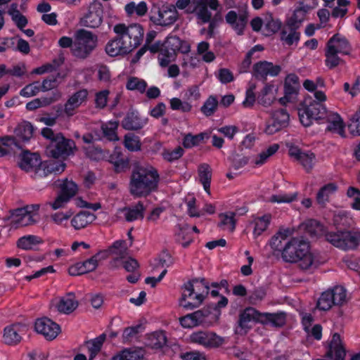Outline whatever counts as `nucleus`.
<instances>
[{"mask_svg":"<svg viewBox=\"0 0 360 360\" xmlns=\"http://www.w3.org/2000/svg\"><path fill=\"white\" fill-rule=\"evenodd\" d=\"M109 248L112 257L122 259L128 255V246L124 240H116Z\"/></svg>","mask_w":360,"mask_h":360,"instance_id":"nucleus-48","label":"nucleus"},{"mask_svg":"<svg viewBox=\"0 0 360 360\" xmlns=\"http://www.w3.org/2000/svg\"><path fill=\"white\" fill-rule=\"evenodd\" d=\"M290 235L289 229H280L271 239L270 246L276 252H281L283 248V240H285Z\"/></svg>","mask_w":360,"mask_h":360,"instance_id":"nucleus-44","label":"nucleus"},{"mask_svg":"<svg viewBox=\"0 0 360 360\" xmlns=\"http://www.w3.org/2000/svg\"><path fill=\"white\" fill-rule=\"evenodd\" d=\"M19 167L27 172H34V177L37 176V170L41 166V160L39 154L31 153L29 150H23L20 155Z\"/></svg>","mask_w":360,"mask_h":360,"instance_id":"nucleus-18","label":"nucleus"},{"mask_svg":"<svg viewBox=\"0 0 360 360\" xmlns=\"http://www.w3.org/2000/svg\"><path fill=\"white\" fill-rule=\"evenodd\" d=\"M144 355L145 352L141 348H129L122 350L110 360H141Z\"/></svg>","mask_w":360,"mask_h":360,"instance_id":"nucleus-37","label":"nucleus"},{"mask_svg":"<svg viewBox=\"0 0 360 360\" xmlns=\"http://www.w3.org/2000/svg\"><path fill=\"white\" fill-rule=\"evenodd\" d=\"M271 217L270 214H265L262 217H256L253 223L255 224V228L253 234L255 237L260 236L268 227Z\"/></svg>","mask_w":360,"mask_h":360,"instance_id":"nucleus-50","label":"nucleus"},{"mask_svg":"<svg viewBox=\"0 0 360 360\" xmlns=\"http://www.w3.org/2000/svg\"><path fill=\"white\" fill-rule=\"evenodd\" d=\"M111 162L113 163L115 170L117 172H122L129 167V160L127 158H119V153H116L111 156Z\"/></svg>","mask_w":360,"mask_h":360,"instance_id":"nucleus-62","label":"nucleus"},{"mask_svg":"<svg viewBox=\"0 0 360 360\" xmlns=\"http://www.w3.org/2000/svg\"><path fill=\"white\" fill-rule=\"evenodd\" d=\"M348 128L353 135L360 136V106L351 117Z\"/></svg>","mask_w":360,"mask_h":360,"instance_id":"nucleus-59","label":"nucleus"},{"mask_svg":"<svg viewBox=\"0 0 360 360\" xmlns=\"http://www.w3.org/2000/svg\"><path fill=\"white\" fill-rule=\"evenodd\" d=\"M160 175L151 165H136L133 168L129 191L135 198L147 197L158 190Z\"/></svg>","mask_w":360,"mask_h":360,"instance_id":"nucleus-2","label":"nucleus"},{"mask_svg":"<svg viewBox=\"0 0 360 360\" xmlns=\"http://www.w3.org/2000/svg\"><path fill=\"white\" fill-rule=\"evenodd\" d=\"M225 18L227 23L231 25L238 34H241L247 23L248 15L245 13L238 15L236 11H230L226 15Z\"/></svg>","mask_w":360,"mask_h":360,"instance_id":"nucleus-32","label":"nucleus"},{"mask_svg":"<svg viewBox=\"0 0 360 360\" xmlns=\"http://www.w3.org/2000/svg\"><path fill=\"white\" fill-rule=\"evenodd\" d=\"M22 149V146L15 140L14 136H5L0 139V157L15 154L18 150Z\"/></svg>","mask_w":360,"mask_h":360,"instance_id":"nucleus-30","label":"nucleus"},{"mask_svg":"<svg viewBox=\"0 0 360 360\" xmlns=\"http://www.w3.org/2000/svg\"><path fill=\"white\" fill-rule=\"evenodd\" d=\"M262 313L258 311L253 307H247L239 314L238 321V326L236 333L240 335L246 334L251 328V322L260 323L262 322Z\"/></svg>","mask_w":360,"mask_h":360,"instance_id":"nucleus-15","label":"nucleus"},{"mask_svg":"<svg viewBox=\"0 0 360 360\" xmlns=\"http://www.w3.org/2000/svg\"><path fill=\"white\" fill-rule=\"evenodd\" d=\"M281 70L280 65L267 61H260L253 65V75L258 79L266 80L268 76L276 77Z\"/></svg>","mask_w":360,"mask_h":360,"instance_id":"nucleus-19","label":"nucleus"},{"mask_svg":"<svg viewBox=\"0 0 360 360\" xmlns=\"http://www.w3.org/2000/svg\"><path fill=\"white\" fill-rule=\"evenodd\" d=\"M191 342L203 346L205 348H217L224 343V339L215 333L207 330H199L190 335Z\"/></svg>","mask_w":360,"mask_h":360,"instance_id":"nucleus-13","label":"nucleus"},{"mask_svg":"<svg viewBox=\"0 0 360 360\" xmlns=\"http://www.w3.org/2000/svg\"><path fill=\"white\" fill-rule=\"evenodd\" d=\"M326 117H327L328 123L326 131L338 134L342 137H345V124L340 115L333 114Z\"/></svg>","mask_w":360,"mask_h":360,"instance_id":"nucleus-36","label":"nucleus"},{"mask_svg":"<svg viewBox=\"0 0 360 360\" xmlns=\"http://www.w3.org/2000/svg\"><path fill=\"white\" fill-rule=\"evenodd\" d=\"M22 149V146L15 140L14 136H5L0 139V157L15 154L18 150Z\"/></svg>","mask_w":360,"mask_h":360,"instance_id":"nucleus-29","label":"nucleus"},{"mask_svg":"<svg viewBox=\"0 0 360 360\" xmlns=\"http://www.w3.org/2000/svg\"><path fill=\"white\" fill-rule=\"evenodd\" d=\"M339 53H335L327 48L325 51V64L330 69L335 68L338 65L344 63V60L340 58Z\"/></svg>","mask_w":360,"mask_h":360,"instance_id":"nucleus-52","label":"nucleus"},{"mask_svg":"<svg viewBox=\"0 0 360 360\" xmlns=\"http://www.w3.org/2000/svg\"><path fill=\"white\" fill-rule=\"evenodd\" d=\"M145 210L146 207L141 201H139L134 206L125 207L120 210L124 214L125 220L128 222L143 219Z\"/></svg>","mask_w":360,"mask_h":360,"instance_id":"nucleus-31","label":"nucleus"},{"mask_svg":"<svg viewBox=\"0 0 360 360\" xmlns=\"http://www.w3.org/2000/svg\"><path fill=\"white\" fill-rule=\"evenodd\" d=\"M72 214L73 212L71 210H68L65 212H58L51 214L50 218L53 224L58 226H62L64 224V222L67 221L71 218Z\"/></svg>","mask_w":360,"mask_h":360,"instance_id":"nucleus-61","label":"nucleus"},{"mask_svg":"<svg viewBox=\"0 0 360 360\" xmlns=\"http://www.w3.org/2000/svg\"><path fill=\"white\" fill-rule=\"evenodd\" d=\"M281 22L278 19H275L271 15H267L264 19V34L271 36L277 32L281 27Z\"/></svg>","mask_w":360,"mask_h":360,"instance_id":"nucleus-47","label":"nucleus"},{"mask_svg":"<svg viewBox=\"0 0 360 360\" xmlns=\"http://www.w3.org/2000/svg\"><path fill=\"white\" fill-rule=\"evenodd\" d=\"M66 164L63 161L56 162L51 160L42 163L41 166L37 170V176L42 178L47 176L49 174H60L64 172Z\"/></svg>","mask_w":360,"mask_h":360,"instance_id":"nucleus-22","label":"nucleus"},{"mask_svg":"<svg viewBox=\"0 0 360 360\" xmlns=\"http://www.w3.org/2000/svg\"><path fill=\"white\" fill-rule=\"evenodd\" d=\"M88 92L85 89L79 90L72 95L64 106V112L68 116H72L77 108L86 98Z\"/></svg>","mask_w":360,"mask_h":360,"instance_id":"nucleus-25","label":"nucleus"},{"mask_svg":"<svg viewBox=\"0 0 360 360\" xmlns=\"http://www.w3.org/2000/svg\"><path fill=\"white\" fill-rule=\"evenodd\" d=\"M328 292H330L333 300H334L335 305L342 306L347 303V291L342 286H335L333 288L328 290Z\"/></svg>","mask_w":360,"mask_h":360,"instance_id":"nucleus-51","label":"nucleus"},{"mask_svg":"<svg viewBox=\"0 0 360 360\" xmlns=\"http://www.w3.org/2000/svg\"><path fill=\"white\" fill-rule=\"evenodd\" d=\"M299 117L301 123L304 127H308L313 120H324L326 117V109L319 102L306 100L299 109Z\"/></svg>","mask_w":360,"mask_h":360,"instance_id":"nucleus-9","label":"nucleus"},{"mask_svg":"<svg viewBox=\"0 0 360 360\" xmlns=\"http://www.w3.org/2000/svg\"><path fill=\"white\" fill-rule=\"evenodd\" d=\"M57 182L59 188L58 195L53 201L47 202L53 210L64 208L78 192L77 185L72 180L65 179Z\"/></svg>","mask_w":360,"mask_h":360,"instance_id":"nucleus-7","label":"nucleus"},{"mask_svg":"<svg viewBox=\"0 0 360 360\" xmlns=\"http://www.w3.org/2000/svg\"><path fill=\"white\" fill-rule=\"evenodd\" d=\"M236 214L233 212H229L227 213H221L219 215V218H221V222L219 226H229V229L230 231H233L236 228V219H235Z\"/></svg>","mask_w":360,"mask_h":360,"instance_id":"nucleus-58","label":"nucleus"},{"mask_svg":"<svg viewBox=\"0 0 360 360\" xmlns=\"http://www.w3.org/2000/svg\"><path fill=\"white\" fill-rule=\"evenodd\" d=\"M20 329L17 326H11L4 329V340L6 345H17L21 341V336L19 335Z\"/></svg>","mask_w":360,"mask_h":360,"instance_id":"nucleus-46","label":"nucleus"},{"mask_svg":"<svg viewBox=\"0 0 360 360\" xmlns=\"http://www.w3.org/2000/svg\"><path fill=\"white\" fill-rule=\"evenodd\" d=\"M103 21V9L101 4L89 6L88 13L81 19V25L91 28L98 27Z\"/></svg>","mask_w":360,"mask_h":360,"instance_id":"nucleus-20","label":"nucleus"},{"mask_svg":"<svg viewBox=\"0 0 360 360\" xmlns=\"http://www.w3.org/2000/svg\"><path fill=\"white\" fill-rule=\"evenodd\" d=\"M279 146L277 143H274L270 146L266 150L262 151L254 160L253 163L256 166H262L266 163L268 159L274 155L278 150Z\"/></svg>","mask_w":360,"mask_h":360,"instance_id":"nucleus-49","label":"nucleus"},{"mask_svg":"<svg viewBox=\"0 0 360 360\" xmlns=\"http://www.w3.org/2000/svg\"><path fill=\"white\" fill-rule=\"evenodd\" d=\"M96 219V216L87 211H81L71 219V225L75 230L86 227Z\"/></svg>","mask_w":360,"mask_h":360,"instance_id":"nucleus-33","label":"nucleus"},{"mask_svg":"<svg viewBox=\"0 0 360 360\" xmlns=\"http://www.w3.org/2000/svg\"><path fill=\"white\" fill-rule=\"evenodd\" d=\"M147 122V119H141L137 112L130 111L127 112L122 122L123 128L127 130H139Z\"/></svg>","mask_w":360,"mask_h":360,"instance_id":"nucleus-27","label":"nucleus"},{"mask_svg":"<svg viewBox=\"0 0 360 360\" xmlns=\"http://www.w3.org/2000/svg\"><path fill=\"white\" fill-rule=\"evenodd\" d=\"M304 230L311 237H319L324 236L326 237V231L324 226L315 219L308 220L304 224Z\"/></svg>","mask_w":360,"mask_h":360,"instance_id":"nucleus-42","label":"nucleus"},{"mask_svg":"<svg viewBox=\"0 0 360 360\" xmlns=\"http://www.w3.org/2000/svg\"><path fill=\"white\" fill-rule=\"evenodd\" d=\"M41 134L49 140L45 150L48 157L65 160L74 155L77 150L75 142L65 137L62 133H55L51 128L45 127L42 129Z\"/></svg>","mask_w":360,"mask_h":360,"instance_id":"nucleus-4","label":"nucleus"},{"mask_svg":"<svg viewBox=\"0 0 360 360\" xmlns=\"http://www.w3.org/2000/svg\"><path fill=\"white\" fill-rule=\"evenodd\" d=\"M333 305H335V302L328 290L321 295L316 303L317 308L323 311L330 309Z\"/></svg>","mask_w":360,"mask_h":360,"instance_id":"nucleus-53","label":"nucleus"},{"mask_svg":"<svg viewBox=\"0 0 360 360\" xmlns=\"http://www.w3.org/2000/svg\"><path fill=\"white\" fill-rule=\"evenodd\" d=\"M205 134L200 133L197 135L188 134L184 136L183 145L186 148H190L198 146L204 140Z\"/></svg>","mask_w":360,"mask_h":360,"instance_id":"nucleus-56","label":"nucleus"},{"mask_svg":"<svg viewBox=\"0 0 360 360\" xmlns=\"http://www.w3.org/2000/svg\"><path fill=\"white\" fill-rule=\"evenodd\" d=\"M218 106V101L212 96H210L201 107L202 112L206 116L212 115Z\"/></svg>","mask_w":360,"mask_h":360,"instance_id":"nucleus-57","label":"nucleus"},{"mask_svg":"<svg viewBox=\"0 0 360 360\" xmlns=\"http://www.w3.org/2000/svg\"><path fill=\"white\" fill-rule=\"evenodd\" d=\"M97 37L91 32L79 30L77 32V38L72 46L74 56L79 58H86L96 46Z\"/></svg>","mask_w":360,"mask_h":360,"instance_id":"nucleus-8","label":"nucleus"},{"mask_svg":"<svg viewBox=\"0 0 360 360\" xmlns=\"http://www.w3.org/2000/svg\"><path fill=\"white\" fill-rule=\"evenodd\" d=\"M118 124L117 122H109L105 124H103L101 129L104 136L110 141H115L118 140V136L116 134L115 130L117 129Z\"/></svg>","mask_w":360,"mask_h":360,"instance_id":"nucleus-54","label":"nucleus"},{"mask_svg":"<svg viewBox=\"0 0 360 360\" xmlns=\"http://www.w3.org/2000/svg\"><path fill=\"white\" fill-rule=\"evenodd\" d=\"M193 2L195 4L197 18L201 20L202 23H207L211 20L212 13L208 10V7L215 11L221 8L218 0H193Z\"/></svg>","mask_w":360,"mask_h":360,"instance_id":"nucleus-16","label":"nucleus"},{"mask_svg":"<svg viewBox=\"0 0 360 360\" xmlns=\"http://www.w3.org/2000/svg\"><path fill=\"white\" fill-rule=\"evenodd\" d=\"M262 324L271 323L274 327H282L286 321V314L284 312L262 313Z\"/></svg>","mask_w":360,"mask_h":360,"instance_id":"nucleus-39","label":"nucleus"},{"mask_svg":"<svg viewBox=\"0 0 360 360\" xmlns=\"http://www.w3.org/2000/svg\"><path fill=\"white\" fill-rule=\"evenodd\" d=\"M190 45L188 42L181 40L176 36L168 37L165 41V52L169 53L170 58H174L177 51L186 53L190 51Z\"/></svg>","mask_w":360,"mask_h":360,"instance_id":"nucleus-21","label":"nucleus"},{"mask_svg":"<svg viewBox=\"0 0 360 360\" xmlns=\"http://www.w3.org/2000/svg\"><path fill=\"white\" fill-rule=\"evenodd\" d=\"M78 305L79 302L76 299L75 295L72 292H69L60 297L58 303L56 304V307L60 313L70 314L78 307Z\"/></svg>","mask_w":360,"mask_h":360,"instance_id":"nucleus-23","label":"nucleus"},{"mask_svg":"<svg viewBox=\"0 0 360 360\" xmlns=\"http://www.w3.org/2000/svg\"><path fill=\"white\" fill-rule=\"evenodd\" d=\"M43 242V240L39 236L28 235L20 238L17 241V246L22 250H33L35 245L41 244Z\"/></svg>","mask_w":360,"mask_h":360,"instance_id":"nucleus-43","label":"nucleus"},{"mask_svg":"<svg viewBox=\"0 0 360 360\" xmlns=\"http://www.w3.org/2000/svg\"><path fill=\"white\" fill-rule=\"evenodd\" d=\"M167 343L165 333L163 331H155L147 335L146 345L153 349H160L167 346Z\"/></svg>","mask_w":360,"mask_h":360,"instance_id":"nucleus-35","label":"nucleus"},{"mask_svg":"<svg viewBox=\"0 0 360 360\" xmlns=\"http://www.w3.org/2000/svg\"><path fill=\"white\" fill-rule=\"evenodd\" d=\"M124 146L131 151H137L141 149L139 138L133 134H126L124 140Z\"/></svg>","mask_w":360,"mask_h":360,"instance_id":"nucleus-60","label":"nucleus"},{"mask_svg":"<svg viewBox=\"0 0 360 360\" xmlns=\"http://www.w3.org/2000/svg\"><path fill=\"white\" fill-rule=\"evenodd\" d=\"M116 37L105 46V52L111 57L124 56L138 47L143 38V28L139 24L126 25L119 23L114 26Z\"/></svg>","mask_w":360,"mask_h":360,"instance_id":"nucleus-1","label":"nucleus"},{"mask_svg":"<svg viewBox=\"0 0 360 360\" xmlns=\"http://www.w3.org/2000/svg\"><path fill=\"white\" fill-rule=\"evenodd\" d=\"M212 310L211 307H207L187 314L179 319L180 323L184 328H188L202 324H210L212 316Z\"/></svg>","mask_w":360,"mask_h":360,"instance_id":"nucleus-12","label":"nucleus"},{"mask_svg":"<svg viewBox=\"0 0 360 360\" xmlns=\"http://www.w3.org/2000/svg\"><path fill=\"white\" fill-rule=\"evenodd\" d=\"M315 157V154L312 152H304L297 161L307 172H309L313 168Z\"/></svg>","mask_w":360,"mask_h":360,"instance_id":"nucleus-55","label":"nucleus"},{"mask_svg":"<svg viewBox=\"0 0 360 360\" xmlns=\"http://www.w3.org/2000/svg\"><path fill=\"white\" fill-rule=\"evenodd\" d=\"M147 83L137 77H132L127 82V88L129 90H136L140 93L146 91Z\"/></svg>","mask_w":360,"mask_h":360,"instance_id":"nucleus-63","label":"nucleus"},{"mask_svg":"<svg viewBox=\"0 0 360 360\" xmlns=\"http://www.w3.org/2000/svg\"><path fill=\"white\" fill-rule=\"evenodd\" d=\"M326 240L345 250H353L360 242V232L350 231H330L326 233Z\"/></svg>","mask_w":360,"mask_h":360,"instance_id":"nucleus-6","label":"nucleus"},{"mask_svg":"<svg viewBox=\"0 0 360 360\" xmlns=\"http://www.w3.org/2000/svg\"><path fill=\"white\" fill-rule=\"evenodd\" d=\"M199 181L202 184L205 191L210 194V188L212 179V169L208 164L203 163L198 169Z\"/></svg>","mask_w":360,"mask_h":360,"instance_id":"nucleus-40","label":"nucleus"},{"mask_svg":"<svg viewBox=\"0 0 360 360\" xmlns=\"http://www.w3.org/2000/svg\"><path fill=\"white\" fill-rule=\"evenodd\" d=\"M22 149V146L15 140L14 136H5L0 139V157L15 154L18 150Z\"/></svg>","mask_w":360,"mask_h":360,"instance_id":"nucleus-28","label":"nucleus"},{"mask_svg":"<svg viewBox=\"0 0 360 360\" xmlns=\"http://www.w3.org/2000/svg\"><path fill=\"white\" fill-rule=\"evenodd\" d=\"M290 122V115L284 108L274 110L271 113V118L266 122L264 132L267 134H274L287 127Z\"/></svg>","mask_w":360,"mask_h":360,"instance_id":"nucleus-14","label":"nucleus"},{"mask_svg":"<svg viewBox=\"0 0 360 360\" xmlns=\"http://www.w3.org/2000/svg\"><path fill=\"white\" fill-rule=\"evenodd\" d=\"M309 10V6L302 5L297 8L292 15L285 20V24L292 28H300Z\"/></svg>","mask_w":360,"mask_h":360,"instance_id":"nucleus-34","label":"nucleus"},{"mask_svg":"<svg viewBox=\"0 0 360 360\" xmlns=\"http://www.w3.org/2000/svg\"><path fill=\"white\" fill-rule=\"evenodd\" d=\"M105 338L106 335L103 333L93 340L85 342L84 346L86 347L89 352L90 353L89 360H93L96 354L100 352Z\"/></svg>","mask_w":360,"mask_h":360,"instance_id":"nucleus-41","label":"nucleus"},{"mask_svg":"<svg viewBox=\"0 0 360 360\" xmlns=\"http://www.w3.org/2000/svg\"><path fill=\"white\" fill-rule=\"evenodd\" d=\"M282 259L286 262H299L303 270L315 268L314 257L309 252V243L302 237L292 238L284 245Z\"/></svg>","mask_w":360,"mask_h":360,"instance_id":"nucleus-3","label":"nucleus"},{"mask_svg":"<svg viewBox=\"0 0 360 360\" xmlns=\"http://www.w3.org/2000/svg\"><path fill=\"white\" fill-rule=\"evenodd\" d=\"M178 17L176 7L174 5H166L153 9L150 19L157 25L167 27L174 24Z\"/></svg>","mask_w":360,"mask_h":360,"instance_id":"nucleus-11","label":"nucleus"},{"mask_svg":"<svg viewBox=\"0 0 360 360\" xmlns=\"http://www.w3.org/2000/svg\"><path fill=\"white\" fill-rule=\"evenodd\" d=\"M338 189L335 183H329L320 188L317 195L316 200L320 205H324L329 200V197Z\"/></svg>","mask_w":360,"mask_h":360,"instance_id":"nucleus-45","label":"nucleus"},{"mask_svg":"<svg viewBox=\"0 0 360 360\" xmlns=\"http://www.w3.org/2000/svg\"><path fill=\"white\" fill-rule=\"evenodd\" d=\"M39 209V205H32L13 210L11 215V229H18L34 224L36 220L33 212Z\"/></svg>","mask_w":360,"mask_h":360,"instance_id":"nucleus-10","label":"nucleus"},{"mask_svg":"<svg viewBox=\"0 0 360 360\" xmlns=\"http://www.w3.org/2000/svg\"><path fill=\"white\" fill-rule=\"evenodd\" d=\"M41 90V86L39 85V82L26 85L22 89L20 90V95L23 97H32L36 96Z\"/></svg>","mask_w":360,"mask_h":360,"instance_id":"nucleus-64","label":"nucleus"},{"mask_svg":"<svg viewBox=\"0 0 360 360\" xmlns=\"http://www.w3.org/2000/svg\"><path fill=\"white\" fill-rule=\"evenodd\" d=\"M34 328L38 333L41 334L48 340L55 339L60 332L59 325L48 318L37 319Z\"/></svg>","mask_w":360,"mask_h":360,"instance_id":"nucleus-17","label":"nucleus"},{"mask_svg":"<svg viewBox=\"0 0 360 360\" xmlns=\"http://www.w3.org/2000/svg\"><path fill=\"white\" fill-rule=\"evenodd\" d=\"M326 48L341 55H348L351 50L349 41L338 34L328 41Z\"/></svg>","mask_w":360,"mask_h":360,"instance_id":"nucleus-24","label":"nucleus"},{"mask_svg":"<svg viewBox=\"0 0 360 360\" xmlns=\"http://www.w3.org/2000/svg\"><path fill=\"white\" fill-rule=\"evenodd\" d=\"M34 126L29 122L24 121L18 124L14 130L15 140L26 143L28 142L34 135Z\"/></svg>","mask_w":360,"mask_h":360,"instance_id":"nucleus-26","label":"nucleus"},{"mask_svg":"<svg viewBox=\"0 0 360 360\" xmlns=\"http://www.w3.org/2000/svg\"><path fill=\"white\" fill-rule=\"evenodd\" d=\"M181 290L179 305L186 309H193L202 303L209 293L210 288L205 278H195L185 283Z\"/></svg>","mask_w":360,"mask_h":360,"instance_id":"nucleus-5","label":"nucleus"},{"mask_svg":"<svg viewBox=\"0 0 360 360\" xmlns=\"http://www.w3.org/2000/svg\"><path fill=\"white\" fill-rule=\"evenodd\" d=\"M299 28H292L285 24L281 32V40L288 46L297 43L300 38V32L297 30Z\"/></svg>","mask_w":360,"mask_h":360,"instance_id":"nucleus-38","label":"nucleus"}]
</instances>
